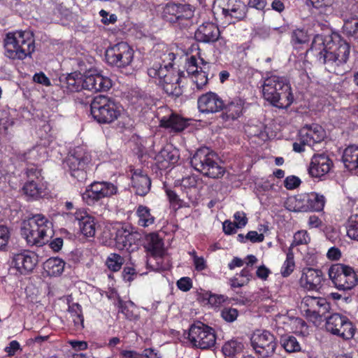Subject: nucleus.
Wrapping results in <instances>:
<instances>
[{
	"mask_svg": "<svg viewBox=\"0 0 358 358\" xmlns=\"http://www.w3.org/2000/svg\"><path fill=\"white\" fill-rule=\"evenodd\" d=\"M138 272L133 262H127L122 272V278L126 282H132L137 276Z\"/></svg>",
	"mask_w": 358,
	"mask_h": 358,
	"instance_id": "nucleus-50",
	"label": "nucleus"
},
{
	"mask_svg": "<svg viewBox=\"0 0 358 358\" xmlns=\"http://www.w3.org/2000/svg\"><path fill=\"white\" fill-rule=\"evenodd\" d=\"M134 51L126 42H120L107 48L105 52L106 63L113 67L124 69L134 59Z\"/></svg>",
	"mask_w": 358,
	"mask_h": 358,
	"instance_id": "nucleus-11",
	"label": "nucleus"
},
{
	"mask_svg": "<svg viewBox=\"0 0 358 358\" xmlns=\"http://www.w3.org/2000/svg\"><path fill=\"white\" fill-rule=\"evenodd\" d=\"M347 236L352 240L358 241V214L351 215L346 223Z\"/></svg>",
	"mask_w": 358,
	"mask_h": 358,
	"instance_id": "nucleus-45",
	"label": "nucleus"
},
{
	"mask_svg": "<svg viewBox=\"0 0 358 358\" xmlns=\"http://www.w3.org/2000/svg\"><path fill=\"white\" fill-rule=\"evenodd\" d=\"M4 55L12 60H24L35 51V38L30 31L8 32L3 41Z\"/></svg>",
	"mask_w": 358,
	"mask_h": 358,
	"instance_id": "nucleus-6",
	"label": "nucleus"
},
{
	"mask_svg": "<svg viewBox=\"0 0 358 358\" xmlns=\"http://www.w3.org/2000/svg\"><path fill=\"white\" fill-rule=\"evenodd\" d=\"M59 83L64 92H76L84 90V74L74 71L59 77Z\"/></svg>",
	"mask_w": 358,
	"mask_h": 358,
	"instance_id": "nucleus-28",
	"label": "nucleus"
},
{
	"mask_svg": "<svg viewBox=\"0 0 358 358\" xmlns=\"http://www.w3.org/2000/svg\"><path fill=\"white\" fill-rule=\"evenodd\" d=\"M145 248L150 256L164 253V242L156 233L150 234L147 238Z\"/></svg>",
	"mask_w": 358,
	"mask_h": 358,
	"instance_id": "nucleus-34",
	"label": "nucleus"
},
{
	"mask_svg": "<svg viewBox=\"0 0 358 358\" xmlns=\"http://www.w3.org/2000/svg\"><path fill=\"white\" fill-rule=\"evenodd\" d=\"M238 310L232 307H224L221 310V317L227 322H234L238 316Z\"/></svg>",
	"mask_w": 358,
	"mask_h": 358,
	"instance_id": "nucleus-55",
	"label": "nucleus"
},
{
	"mask_svg": "<svg viewBox=\"0 0 358 358\" xmlns=\"http://www.w3.org/2000/svg\"><path fill=\"white\" fill-rule=\"evenodd\" d=\"M220 36V31L217 24L213 22H204L201 24L194 33V38L199 42L213 43Z\"/></svg>",
	"mask_w": 358,
	"mask_h": 358,
	"instance_id": "nucleus-26",
	"label": "nucleus"
},
{
	"mask_svg": "<svg viewBox=\"0 0 358 358\" xmlns=\"http://www.w3.org/2000/svg\"><path fill=\"white\" fill-rule=\"evenodd\" d=\"M75 220L78 224L80 232L86 237H94L96 232L95 219L84 210H77L74 214Z\"/></svg>",
	"mask_w": 358,
	"mask_h": 358,
	"instance_id": "nucleus-29",
	"label": "nucleus"
},
{
	"mask_svg": "<svg viewBox=\"0 0 358 358\" xmlns=\"http://www.w3.org/2000/svg\"><path fill=\"white\" fill-rule=\"evenodd\" d=\"M303 200L306 202V210L315 212L323 210L326 203L324 196L315 192L307 194Z\"/></svg>",
	"mask_w": 358,
	"mask_h": 358,
	"instance_id": "nucleus-31",
	"label": "nucleus"
},
{
	"mask_svg": "<svg viewBox=\"0 0 358 358\" xmlns=\"http://www.w3.org/2000/svg\"><path fill=\"white\" fill-rule=\"evenodd\" d=\"M280 343L284 350L288 353L301 351V346L296 338L292 335L285 334L280 336Z\"/></svg>",
	"mask_w": 358,
	"mask_h": 358,
	"instance_id": "nucleus-40",
	"label": "nucleus"
},
{
	"mask_svg": "<svg viewBox=\"0 0 358 358\" xmlns=\"http://www.w3.org/2000/svg\"><path fill=\"white\" fill-rule=\"evenodd\" d=\"M69 312L73 318V322L76 329H84V316L82 306L78 303H73L69 306Z\"/></svg>",
	"mask_w": 358,
	"mask_h": 358,
	"instance_id": "nucleus-41",
	"label": "nucleus"
},
{
	"mask_svg": "<svg viewBox=\"0 0 358 358\" xmlns=\"http://www.w3.org/2000/svg\"><path fill=\"white\" fill-rule=\"evenodd\" d=\"M92 161L90 152L83 146H77L69 151L63 164L72 178L78 182H84L92 165Z\"/></svg>",
	"mask_w": 358,
	"mask_h": 358,
	"instance_id": "nucleus-8",
	"label": "nucleus"
},
{
	"mask_svg": "<svg viewBox=\"0 0 358 358\" xmlns=\"http://www.w3.org/2000/svg\"><path fill=\"white\" fill-rule=\"evenodd\" d=\"M114 240L118 250L131 252L137 248V243L139 241L138 234L127 228L121 227L117 229Z\"/></svg>",
	"mask_w": 358,
	"mask_h": 358,
	"instance_id": "nucleus-23",
	"label": "nucleus"
},
{
	"mask_svg": "<svg viewBox=\"0 0 358 358\" xmlns=\"http://www.w3.org/2000/svg\"><path fill=\"white\" fill-rule=\"evenodd\" d=\"M11 235V229L4 224L0 225V251H6Z\"/></svg>",
	"mask_w": 358,
	"mask_h": 358,
	"instance_id": "nucleus-51",
	"label": "nucleus"
},
{
	"mask_svg": "<svg viewBox=\"0 0 358 358\" xmlns=\"http://www.w3.org/2000/svg\"><path fill=\"white\" fill-rule=\"evenodd\" d=\"M21 234L28 245L43 246L53 236V224L44 215L36 214L24 222Z\"/></svg>",
	"mask_w": 358,
	"mask_h": 358,
	"instance_id": "nucleus-4",
	"label": "nucleus"
},
{
	"mask_svg": "<svg viewBox=\"0 0 358 358\" xmlns=\"http://www.w3.org/2000/svg\"><path fill=\"white\" fill-rule=\"evenodd\" d=\"M308 227L309 229H322L325 227L322 220L317 215H313L308 217Z\"/></svg>",
	"mask_w": 358,
	"mask_h": 358,
	"instance_id": "nucleus-60",
	"label": "nucleus"
},
{
	"mask_svg": "<svg viewBox=\"0 0 358 358\" xmlns=\"http://www.w3.org/2000/svg\"><path fill=\"white\" fill-rule=\"evenodd\" d=\"M175 59L174 53L164 52L161 57L162 64L155 63L148 69V74L157 85L162 87L167 94L178 97L179 71L173 73L171 70Z\"/></svg>",
	"mask_w": 358,
	"mask_h": 358,
	"instance_id": "nucleus-2",
	"label": "nucleus"
},
{
	"mask_svg": "<svg viewBox=\"0 0 358 358\" xmlns=\"http://www.w3.org/2000/svg\"><path fill=\"white\" fill-rule=\"evenodd\" d=\"M308 52L322 64L337 62V65H339L348 62L350 45L337 33L327 36L317 34Z\"/></svg>",
	"mask_w": 358,
	"mask_h": 358,
	"instance_id": "nucleus-1",
	"label": "nucleus"
},
{
	"mask_svg": "<svg viewBox=\"0 0 358 358\" xmlns=\"http://www.w3.org/2000/svg\"><path fill=\"white\" fill-rule=\"evenodd\" d=\"M194 80L193 82L195 83L196 88L199 90H201L208 84V78L207 75L205 74V72H199L196 73L194 76Z\"/></svg>",
	"mask_w": 358,
	"mask_h": 358,
	"instance_id": "nucleus-58",
	"label": "nucleus"
},
{
	"mask_svg": "<svg viewBox=\"0 0 358 358\" xmlns=\"http://www.w3.org/2000/svg\"><path fill=\"white\" fill-rule=\"evenodd\" d=\"M301 184L299 178L295 176H287L284 180V186L287 189H294Z\"/></svg>",
	"mask_w": 358,
	"mask_h": 358,
	"instance_id": "nucleus-59",
	"label": "nucleus"
},
{
	"mask_svg": "<svg viewBox=\"0 0 358 358\" xmlns=\"http://www.w3.org/2000/svg\"><path fill=\"white\" fill-rule=\"evenodd\" d=\"M292 246L307 245L310 241V237L306 230H299L294 234Z\"/></svg>",
	"mask_w": 358,
	"mask_h": 358,
	"instance_id": "nucleus-53",
	"label": "nucleus"
},
{
	"mask_svg": "<svg viewBox=\"0 0 358 358\" xmlns=\"http://www.w3.org/2000/svg\"><path fill=\"white\" fill-rule=\"evenodd\" d=\"M124 258L117 253H110L106 258L105 264L108 269L112 272L119 271L125 264Z\"/></svg>",
	"mask_w": 358,
	"mask_h": 358,
	"instance_id": "nucleus-42",
	"label": "nucleus"
},
{
	"mask_svg": "<svg viewBox=\"0 0 358 358\" xmlns=\"http://www.w3.org/2000/svg\"><path fill=\"white\" fill-rule=\"evenodd\" d=\"M345 167L350 171L358 169V145H351L347 147L342 157Z\"/></svg>",
	"mask_w": 358,
	"mask_h": 358,
	"instance_id": "nucleus-32",
	"label": "nucleus"
},
{
	"mask_svg": "<svg viewBox=\"0 0 358 358\" xmlns=\"http://www.w3.org/2000/svg\"><path fill=\"white\" fill-rule=\"evenodd\" d=\"M305 315L310 321L315 322L320 321L331 309V304L324 297L306 296L302 300Z\"/></svg>",
	"mask_w": 358,
	"mask_h": 358,
	"instance_id": "nucleus-17",
	"label": "nucleus"
},
{
	"mask_svg": "<svg viewBox=\"0 0 358 358\" xmlns=\"http://www.w3.org/2000/svg\"><path fill=\"white\" fill-rule=\"evenodd\" d=\"M295 268V262L294 260V254L292 251H289L286 255V259L284 262L280 273L284 278H287L291 275Z\"/></svg>",
	"mask_w": 358,
	"mask_h": 358,
	"instance_id": "nucleus-49",
	"label": "nucleus"
},
{
	"mask_svg": "<svg viewBox=\"0 0 358 358\" xmlns=\"http://www.w3.org/2000/svg\"><path fill=\"white\" fill-rule=\"evenodd\" d=\"M21 161H24L28 164H36V162L40 160L39 149L38 147H34L27 152L21 153L18 156Z\"/></svg>",
	"mask_w": 358,
	"mask_h": 358,
	"instance_id": "nucleus-48",
	"label": "nucleus"
},
{
	"mask_svg": "<svg viewBox=\"0 0 358 358\" xmlns=\"http://www.w3.org/2000/svg\"><path fill=\"white\" fill-rule=\"evenodd\" d=\"M190 164L195 170L210 178H220L225 173L217 155L207 147L198 149L191 157Z\"/></svg>",
	"mask_w": 358,
	"mask_h": 358,
	"instance_id": "nucleus-7",
	"label": "nucleus"
},
{
	"mask_svg": "<svg viewBox=\"0 0 358 358\" xmlns=\"http://www.w3.org/2000/svg\"><path fill=\"white\" fill-rule=\"evenodd\" d=\"M117 192V186L110 182L94 181L86 187L82 199L87 206H94L103 199L116 194Z\"/></svg>",
	"mask_w": 358,
	"mask_h": 358,
	"instance_id": "nucleus-14",
	"label": "nucleus"
},
{
	"mask_svg": "<svg viewBox=\"0 0 358 358\" xmlns=\"http://www.w3.org/2000/svg\"><path fill=\"white\" fill-rule=\"evenodd\" d=\"M38 255L30 250L14 254L11 264L22 275L31 272L38 264Z\"/></svg>",
	"mask_w": 358,
	"mask_h": 358,
	"instance_id": "nucleus-19",
	"label": "nucleus"
},
{
	"mask_svg": "<svg viewBox=\"0 0 358 358\" xmlns=\"http://www.w3.org/2000/svg\"><path fill=\"white\" fill-rule=\"evenodd\" d=\"M33 80L46 87L51 85L50 79L43 72L36 73L33 76Z\"/></svg>",
	"mask_w": 358,
	"mask_h": 358,
	"instance_id": "nucleus-62",
	"label": "nucleus"
},
{
	"mask_svg": "<svg viewBox=\"0 0 358 358\" xmlns=\"http://www.w3.org/2000/svg\"><path fill=\"white\" fill-rule=\"evenodd\" d=\"M208 303L213 306H219L225 301L224 295H217L212 293H206Z\"/></svg>",
	"mask_w": 358,
	"mask_h": 358,
	"instance_id": "nucleus-61",
	"label": "nucleus"
},
{
	"mask_svg": "<svg viewBox=\"0 0 358 358\" xmlns=\"http://www.w3.org/2000/svg\"><path fill=\"white\" fill-rule=\"evenodd\" d=\"M65 262L59 257H50L44 263V268L50 276H59L64 271Z\"/></svg>",
	"mask_w": 358,
	"mask_h": 358,
	"instance_id": "nucleus-36",
	"label": "nucleus"
},
{
	"mask_svg": "<svg viewBox=\"0 0 358 358\" xmlns=\"http://www.w3.org/2000/svg\"><path fill=\"white\" fill-rule=\"evenodd\" d=\"M197 105L202 113H215L222 110L224 101L215 92H208L198 98Z\"/></svg>",
	"mask_w": 358,
	"mask_h": 358,
	"instance_id": "nucleus-21",
	"label": "nucleus"
},
{
	"mask_svg": "<svg viewBox=\"0 0 358 358\" xmlns=\"http://www.w3.org/2000/svg\"><path fill=\"white\" fill-rule=\"evenodd\" d=\"M131 187L136 195L145 196L151 188V180L142 169H136L131 171Z\"/></svg>",
	"mask_w": 358,
	"mask_h": 358,
	"instance_id": "nucleus-27",
	"label": "nucleus"
},
{
	"mask_svg": "<svg viewBox=\"0 0 358 358\" xmlns=\"http://www.w3.org/2000/svg\"><path fill=\"white\" fill-rule=\"evenodd\" d=\"M262 87L264 99L278 108H287L294 101L289 80L285 77L271 76L264 79Z\"/></svg>",
	"mask_w": 358,
	"mask_h": 358,
	"instance_id": "nucleus-3",
	"label": "nucleus"
},
{
	"mask_svg": "<svg viewBox=\"0 0 358 358\" xmlns=\"http://www.w3.org/2000/svg\"><path fill=\"white\" fill-rule=\"evenodd\" d=\"M90 112L98 123L110 124L121 115L122 106L112 97L99 95L92 101Z\"/></svg>",
	"mask_w": 358,
	"mask_h": 358,
	"instance_id": "nucleus-9",
	"label": "nucleus"
},
{
	"mask_svg": "<svg viewBox=\"0 0 358 358\" xmlns=\"http://www.w3.org/2000/svg\"><path fill=\"white\" fill-rule=\"evenodd\" d=\"M199 180V176L194 175H190L183 177L180 180V187H182L185 189L194 188L196 187Z\"/></svg>",
	"mask_w": 358,
	"mask_h": 358,
	"instance_id": "nucleus-57",
	"label": "nucleus"
},
{
	"mask_svg": "<svg viewBox=\"0 0 358 358\" xmlns=\"http://www.w3.org/2000/svg\"><path fill=\"white\" fill-rule=\"evenodd\" d=\"M329 279L339 290H350L357 283V276L352 266L343 264H332L328 271Z\"/></svg>",
	"mask_w": 358,
	"mask_h": 358,
	"instance_id": "nucleus-12",
	"label": "nucleus"
},
{
	"mask_svg": "<svg viewBox=\"0 0 358 358\" xmlns=\"http://www.w3.org/2000/svg\"><path fill=\"white\" fill-rule=\"evenodd\" d=\"M138 217L137 224L143 227H148L155 223V217L151 214L150 209L145 206L139 205L136 210Z\"/></svg>",
	"mask_w": 358,
	"mask_h": 358,
	"instance_id": "nucleus-37",
	"label": "nucleus"
},
{
	"mask_svg": "<svg viewBox=\"0 0 358 358\" xmlns=\"http://www.w3.org/2000/svg\"><path fill=\"white\" fill-rule=\"evenodd\" d=\"M4 55L12 60H24L35 51V38L30 31L8 32L3 41Z\"/></svg>",
	"mask_w": 358,
	"mask_h": 358,
	"instance_id": "nucleus-5",
	"label": "nucleus"
},
{
	"mask_svg": "<svg viewBox=\"0 0 358 358\" xmlns=\"http://www.w3.org/2000/svg\"><path fill=\"white\" fill-rule=\"evenodd\" d=\"M178 158L176 159L173 154L163 150L155 157V166L159 171L166 170L176 163Z\"/></svg>",
	"mask_w": 358,
	"mask_h": 358,
	"instance_id": "nucleus-33",
	"label": "nucleus"
},
{
	"mask_svg": "<svg viewBox=\"0 0 358 358\" xmlns=\"http://www.w3.org/2000/svg\"><path fill=\"white\" fill-rule=\"evenodd\" d=\"M112 87L111 80L95 71L90 70L84 74V90L106 92Z\"/></svg>",
	"mask_w": 358,
	"mask_h": 358,
	"instance_id": "nucleus-20",
	"label": "nucleus"
},
{
	"mask_svg": "<svg viewBox=\"0 0 358 358\" xmlns=\"http://www.w3.org/2000/svg\"><path fill=\"white\" fill-rule=\"evenodd\" d=\"M308 41L307 32L303 29L294 30L291 36V42L294 45L304 44Z\"/></svg>",
	"mask_w": 358,
	"mask_h": 358,
	"instance_id": "nucleus-52",
	"label": "nucleus"
},
{
	"mask_svg": "<svg viewBox=\"0 0 358 358\" xmlns=\"http://www.w3.org/2000/svg\"><path fill=\"white\" fill-rule=\"evenodd\" d=\"M194 7L190 4H180V27H187L193 24Z\"/></svg>",
	"mask_w": 358,
	"mask_h": 358,
	"instance_id": "nucleus-43",
	"label": "nucleus"
},
{
	"mask_svg": "<svg viewBox=\"0 0 358 358\" xmlns=\"http://www.w3.org/2000/svg\"><path fill=\"white\" fill-rule=\"evenodd\" d=\"M324 137L325 131L320 125H305L299 130L296 141L293 143V150L298 153L304 152L306 145L312 147L322 142Z\"/></svg>",
	"mask_w": 358,
	"mask_h": 358,
	"instance_id": "nucleus-13",
	"label": "nucleus"
},
{
	"mask_svg": "<svg viewBox=\"0 0 358 358\" xmlns=\"http://www.w3.org/2000/svg\"><path fill=\"white\" fill-rule=\"evenodd\" d=\"M148 264L155 271H167L171 267L169 257L165 255V252L150 256Z\"/></svg>",
	"mask_w": 358,
	"mask_h": 358,
	"instance_id": "nucleus-35",
	"label": "nucleus"
},
{
	"mask_svg": "<svg viewBox=\"0 0 358 358\" xmlns=\"http://www.w3.org/2000/svg\"><path fill=\"white\" fill-rule=\"evenodd\" d=\"M266 5V0H248L247 7L255 8L259 11H264Z\"/></svg>",
	"mask_w": 358,
	"mask_h": 358,
	"instance_id": "nucleus-63",
	"label": "nucleus"
},
{
	"mask_svg": "<svg viewBox=\"0 0 358 358\" xmlns=\"http://www.w3.org/2000/svg\"><path fill=\"white\" fill-rule=\"evenodd\" d=\"M163 17L171 23L176 22L179 20V5L168 3L164 8Z\"/></svg>",
	"mask_w": 358,
	"mask_h": 358,
	"instance_id": "nucleus-44",
	"label": "nucleus"
},
{
	"mask_svg": "<svg viewBox=\"0 0 358 358\" xmlns=\"http://www.w3.org/2000/svg\"><path fill=\"white\" fill-rule=\"evenodd\" d=\"M248 12V7L242 1H236L231 8H223L222 14L225 18H229V23L234 24L243 20Z\"/></svg>",
	"mask_w": 358,
	"mask_h": 358,
	"instance_id": "nucleus-30",
	"label": "nucleus"
},
{
	"mask_svg": "<svg viewBox=\"0 0 358 358\" xmlns=\"http://www.w3.org/2000/svg\"><path fill=\"white\" fill-rule=\"evenodd\" d=\"M244 344L238 339H231L224 343L222 348L224 356L234 358L243 352Z\"/></svg>",
	"mask_w": 358,
	"mask_h": 358,
	"instance_id": "nucleus-38",
	"label": "nucleus"
},
{
	"mask_svg": "<svg viewBox=\"0 0 358 358\" xmlns=\"http://www.w3.org/2000/svg\"><path fill=\"white\" fill-rule=\"evenodd\" d=\"M187 338L193 348L211 350L216 344L217 337L213 328L197 321L190 325Z\"/></svg>",
	"mask_w": 358,
	"mask_h": 358,
	"instance_id": "nucleus-10",
	"label": "nucleus"
},
{
	"mask_svg": "<svg viewBox=\"0 0 358 358\" xmlns=\"http://www.w3.org/2000/svg\"><path fill=\"white\" fill-rule=\"evenodd\" d=\"M41 181L27 180L22 187V191L25 195L38 199L41 198L43 193V185Z\"/></svg>",
	"mask_w": 358,
	"mask_h": 358,
	"instance_id": "nucleus-39",
	"label": "nucleus"
},
{
	"mask_svg": "<svg viewBox=\"0 0 358 358\" xmlns=\"http://www.w3.org/2000/svg\"><path fill=\"white\" fill-rule=\"evenodd\" d=\"M324 280V275L320 269L305 267L299 280L300 285L304 289L313 291L319 290Z\"/></svg>",
	"mask_w": 358,
	"mask_h": 358,
	"instance_id": "nucleus-22",
	"label": "nucleus"
},
{
	"mask_svg": "<svg viewBox=\"0 0 358 358\" xmlns=\"http://www.w3.org/2000/svg\"><path fill=\"white\" fill-rule=\"evenodd\" d=\"M343 31L355 39L358 38V17H351L344 20Z\"/></svg>",
	"mask_w": 358,
	"mask_h": 358,
	"instance_id": "nucleus-46",
	"label": "nucleus"
},
{
	"mask_svg": "<svg viewBox=\"0 0 358 358\" xmlns=\"http://www.w3.org/2000/svg\"><path fill=\"white\" fill-rule=\"evenodd\" d=\"M161 127L169 129L171 132H179V115L172 113L169 117H163L159 124Z\"/></svg>",
	"mask_w": 358,
	"mask_h": 358,
	"instance_id": "nucleus-47",
	"label": "nucleus"
},
{
	"mask_svg": "<svg viewBox=\"0 0 358 358\" xmlns=\"http://www.w3.org/2000/svg\"><path fill=\"white\" fill-rule=\"evenodd\" d=\"M235 223L238 227L241 228L245 227L248 223V218L246 214L243 211H237L234 215Z\"/></svg>",
	"mask_w": 358,
	"mask_h": 358,
	"instance_id": "nucleus-64",
	"label": "nucleus"
},
{
	"mask_svg": "<svg viewBox=\"0 0 358 358\" xmlns=\"http://www.w3.org/2000/svg\"><path fill=\"white\" fill-rule=\"evenodd\" d=\"M251 345L260 358H268L273 355L277 348L275 337L270 331L257 330L252 334Z\"/></svg>",
	"mask_w": 358,
	"mask_h": 358,
	"instance_id": "nucleus-16",
	"label": "nucleus"
},
{
	"mask_svg": "<svg viewBox=\"0 0 358 358\" xmlns=\"http://www.w3.org/2000/svg\"><path fill=\"white\" fill-rule=\"evenodd\" d=\"M175 173L176 171H174L173 167H172L166 174V180L163 183V189L167 196L171 212L176 215L179 209V196L174 188L179 186V180H174L173 175Z\"/></svg>",
	"mask_w": 358,
	"mask_h": 358,
	"instance_id": "nucleus-24",
	"label": "nucleus"
},
{
	"mask_svg": "<svg viewBox=\"0 0 358 358\" xmlns=\"http://www.w3.org/2000/svg\"><path fill=\"white\" fill-rule=\"evenodd\" d=\"M188 76H194L199 71V62L195 56H191L187 59L185 66Z\"/></svg>",
	"mask_w": 358,
	"mask_h": 358,
	"instance_id": "nucleus-56",
	"label": "nucleus"
},
{
	"mask_svg": "<svg viewBox=\"0 0 358 358\" xmlns=\"http://www.w3.org/2000/svg\"><path fill=\"white\" fill-rule=\"evenodd\" d=\"M325 320V327L327 331L346 341L354 337L356 328L347 316L333 313L327 316Z\"/></svg>",
	"mask_w": 358,
	"mask_h": 358,
	"instance_id": "nucleus-15",
	"label": "nucleus"
},
{
	"mask_svg": "<svg viewBox=\"0 0 358 358\" xmlns=\"http://www.w3.org/2000/svg\"><path fill=\"white\" fill-rule=\"evenodd\" d=\"M334 167V162L330 157L325 153H315L313 155L308 168L311 178L321 179Z\"/></svg>",
	"mask_w": 358,
	"mask_h": 358,
	"instance_id": "nucleus-18",
	"label": "nucleus"
},
{
	"mask_svg": "<svg viewBox=\"0 0 358 358\" xmlns=\"http://www.w3.org/2000/svg\"><path fill=\"white\" fill-rule=\"evenodd\" d=\"M245 100L241 97L230 99L224 103L221 117L224 121L236 120L243 115L245 110Z\"/></svg>",
	"mask_w": 358,
	"mask_h": 358,
	"instance_id": "nucleus-25",
	"label": "nucleus"
},
{
	"mask_svg": "<svg viewBox=\"0 0 358 358\" xmlns=\"http://www.w3.org/2000/svg\"><path fill=\"white\" fill-rule=\"evenodd\" d=\"M41 171L36 164L28 165L25 171L27 180L41 181L43 179Z\"/></svg>",
	"mask_w": 358,
	"mask_h": 358,
	"instance_id": "nucleus-54",
	"label": "nucleus"
}]
</instances>
